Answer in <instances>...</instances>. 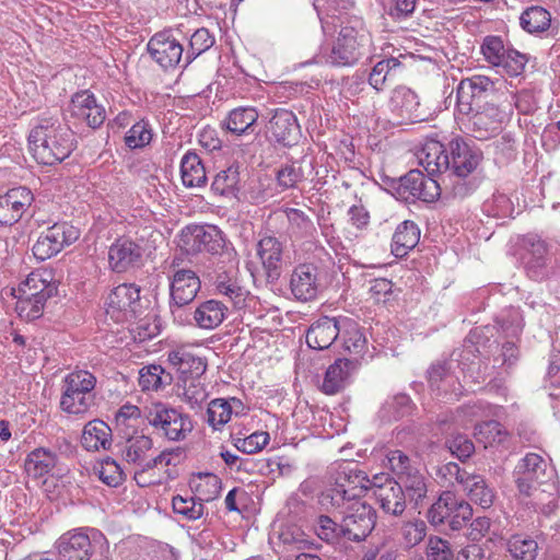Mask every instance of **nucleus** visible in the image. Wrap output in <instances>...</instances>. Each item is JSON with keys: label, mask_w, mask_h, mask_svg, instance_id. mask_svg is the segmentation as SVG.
<instances>
[{"label": "nucleus", "mask_w": 560, "mask_h": 560, "mask_svg": "<svg viewBox=\"0 0 560 560\" xmlns=\"http://www.w3.org/2000/svg\"><path fill=\"white\" fill-rule=\"evenodd\" d=\"M28 147L39 164L54 165L74 149L73 133L56 118H42L28 136Z\"/></svg>", "instance_id": "obj_1"}, {"label": "nucleus", "mask_w": 560, "mask_h": 560, "mask_svg": "<svg viewBox=\"0 0 560 560\" xmlns=\"http://www.w3.org/2000/svg\"><path fill=\"white\" fill-rule=\"evenodd\" d=\"M372 36L360 19H353L341 26L337 40L326 56L331 66H352L371 52Z\"/></svg>", "instance_id": "obj_2"}, {"label": "nucleus", "mask_w": 560, "mask_h": 560, "mask_svg": "<svg viewBox=\"0 0 560 560\" xmlns=\"http://www.w3.org/2000/svg\"><path fill=\"white\" fill-rule=\"evenodd\" d=\"M386 458L390 471L396 477L394 480L399 485L407 500L418 506L427 498V478L400 450L389 451Z\"/></svg>", "instance_id": "obj_3"}, {"label": "nucleus", "mask_w": 560, "mask_h": 560, "mask_svg": "<svg viewBox=\"0 0 560 560\" xmlns=\"http://www.w3.org/2000/svg\"><path fill=\"white\" fill-rule=\"evenodd\" d=\"M96 377L85 370L69 373L63 380L60 408L70 415H84L94 405Z\"/></svg>", "instance_id": "obj_4"}, {"label": "nucleus", "mask_w": 560, "mask_h": 560, "mask_svg": "<svg viewBox=\"0 0 560 560\" xmlns=\"http://www.w3.org/2000/svg\"><path fill=\"white\" fill-rule=\"evenodd\" d=\"M148 423L170 441H182L192 430V423L187 415L163 404L147 408L144 415Z\"/></svg>", "instance_id": "obj_5"}, {"label": "nucleus", "mask_w": 560, "mask_h": 560, "mask_svg": "<svg viewBox=\"0 0 560 560\" xmlns=\"http://www.w3.org/2000/svg\"><path fill=\"white\" fill-rule=\"evenodd\" d=\"M225 245L222 232L215 225H188L182 230L178 246L187 254L208 252L219 254Z\"/></svg>", "instance_id": "obj_6"}, {"label": "nucleus", "mask_w": 560, "mask_h": 560, "mask_svg": "<svg viewBox=\"0 0 560 560\" xmlns=\"http://www.w3.org/2000/svg\"><path fill=\"white\" fill-rule=\"evenodd\" d=\"M376 524V512L370 505L361 501L352 502L347 506L341 518V534L343 539L360 542L373 530Z\"/></svg>", "instance_id": "obj_7"}, {"label": "nucleus", "mask_w": 560, "mask_h": 560, "mask_svg": "<svg viewBox=\"0 0 560 560\" xmlns=\"http://www.w3.org/2000/svg\"><path fill=\"white\" fill-rule=\"evenodd\" d=\"M79 236L80 232L77 228L65 222L55 223L40 232L33 245V254L38 260L44 261L71 245Z\"/></svg>", "instance_id": "obj_8"}, {"label": "nucleus", "mask_w": 560, "mask_h": 560, "mask_svg": "<svg viewBox=\"0 0 560 560\" xmlns=\"http://www.w3.org/2000/svg\"><path fill=\"white\" fill-rule=\"evenodd\" d=\"M106 313L116 322L136 318L140 305V288L132 283L116 287L106 301Z\"/></svg>", "instance_id": "obj_9"}, {"label": "nucleus", "mask_w": 560, "mask_h": 560, "mask_svg": "<svg viewBox=\"0 0 560 560\" xmlns=\"http://www.w3.org/2000/svg\"><path fill=\"white\" fill-rule=\"evenodd\" d=\"M200 290V280L195 271L190 269L176 270L172 277L170 292V307L172 313L190 304Z\"/></svg>", "instance_id": "obj_10"}, {"label": "nucleus", "mask_w": 560, "mask_h": 560, "mask_svg": "<svg viewBox=\"0 0 560 560\" xmlns=\"http://www.w3.org/2000/svg\"><path fill=\"white\" fill-rule=\"evenodd\" d=\"M399 190L404 194L422 200L433 202L441 195L439 183L432 176H425L419 170H411L399 179Z\"/></svg>", "instance_id": "obj_11"}, {"label": "nucleus", "mask_w": 560, "mask_h": 560, "mask_svg": "<svg viewBox=\"0 0 560 560\" xmlns=\"http://www.w3.org/2000/svg\"><path fill=\"white\" fill-rule=\"evenodd\" d=\"M33 199L32 191L23 186L12 188L0 196V225H12L18 222Z\"/></svg>", "instance_id": "obj_12"}, {"label": "nucleus", "mask_w": 560, "mask_h": 560, "mask_svg": "<svg viewBox=\"0 0 560 560\" xmlns=\"http://www.w3.org/2000/svg\"><path fill=\"white\" fill-rule=\"evenodd\" d=\"M148 51L162 68L168 69L179 63L184 48L171 34L161 32L149 40Z\"/></svg>", "instance_id": "obj_13"}, {"label": "nucleus", "mask_w": 560, "mask_h": 560, "mask_svg": "<svg viewBox=\"0 0 560 560\" xmlns=\"http://www.w3.org/2000/svg\"><path fill=\"white\" fill-rule=\"evenodd\" d=\"M380 477L375 476L373 486L374 495L382 511L388 515L401 516L407 506V498L396 483L394 478H386L385 482L378 483Z\"/></svg>", "instance_id": "obj_14"}, {"label": "nucleus", "mask_w": 560, "mask_h": 560, "mask_svg": "<svg viewBox=\"0 0 560 560\" xmlns=\"http://www.w3.org/2000/svg\"><path fill=\"white\" fill-rule=\"evenodd\" d=\"M319 288L317 267L313 264L298 265L291 275L290 289L299 301H312L317 296Z\"/></svg>", "instance_id": "obj_15"}, {"label": "nucleus", "mask_w": 560, "mask_h": 560, "mask_svg": "<svg viewBox=\"0 0 560 560\" xmlns=\"http://www.w3.org/2000/svg\"><path fill=\"white\" fill-rule=\"evenodd\" d=\"M267 131L277 142L287 147L295 144L301 135L295 115L283 108L276 109L267 125Z\"/></svg>", "instance_id": "obj_16"}, {"label": "nucleus", "mask_w": 560, "mask_h": 560, "mask_svg": "<svg viewBox=\"0 0 560 560\" xmlns=\"http://www.w3.org/2000/svg\"><path fill=\"white\" fill-rule=\"evenodd\" d=\"M448 155V171L458 177H466L472 173L481 160V152L462 139H454L450 142Z\"/></svg>", "instance_id": "obj_17"}, {"label": "nucleus", "mask_w": 560, "mask_h": 560, "mask_svg": "<svg viewBox=\"0 0 560 560\" xmlns=\"http://www.w3.org/2000/svg\"><path fill=\"white\" fill-rule=\"evenodd\" d=\"M70 113L72 117L86 122L93 129L103 125L106 118L105 108L96 103L89 91L75 93L71 100Z\"/></svg>", "instance_id": "obj_18"}, {"label": "nucleus", "mask_w": 560, "mask_h": 560, "mask_svg": "<svg viewBox=\"0 0 560 560\" xmlns=\"http://www.w3.org/2000/svg\"><path fill=\"white\" fill-rule=\"evenodd\" d=\"M257 254L268 281L278 280L282 267V243L273 236H265L257 244Z\"/></svg>", "instance_id": "obj_19"}, {"label": "nucleus", "mask_w": 560, "mask_h": 560, "mask_svg": "<svg viewBox=\"0 0 560 560\" xmlns=\"http://www.w3.org/2000/svg\"><path fill=\"white\" fill-rule=\"evenodd\" d=\"M389 106L392 112L396 113L401 119L412 122L425 119V114L421 109L417 94L406 86H399L393 91Z\"/></svg>", "instance_id": "obj_20"}, {"label": "nucleus", "mask_w": 560, "mask_h": 560, "mask_svg": "<svg viewBox=\"0 0 560 560\" xmlns=\"http://www.w3.org/2000/svg\"><path fill=\"white\" fill-rule=\"evenodd\" d=\"M340 334L339 323L336 318L320 317L314 322L306 331V343L316 350L328 349Z\"/></svg>", "instance_id": "obj_21"}, {"label": "nucleus", "mask_w": 560, "mask_h": 560, "mask_svg": "<svg viewBox=\"0 0 560 560\" xmlns=\"http://www.w3.org/2000/svg\"><path fill=\"white\" fill-rule=\"evenodd\" d=\"M141 257V246L126 238L117 240L108 249L109 266L116 272L126 271L137 265Z\"/></svg>", "instance_id": "obj_22"}, {"label": "nucleus", "mask_w": 560, "mask_h": 560, "mask_svg": "<svg viewBox=\"0 0 560 560\" xmlns=\"http://www.w3.org/2000/svg\"><path fill=\"white\" fill-rule=\"evenodd\" d=\"M93 544L83 533H68L58 539V552L62 560H89Z\"/></svg>", "instance_id": "obj_23"}, {"label": "nucleus", "mask_w": 560, "mask_h": 560, "mask_svg": "<svg viewBox=\"0 0 560 560\" xmlns=\"http://www.w3.org/2000/svg\"><path fill=\"white\" fill-rule=\"evenodd\" d=\"M499 115V110L494 106H488L480 112H476L468 119L469 131L479 140L497 135L501 130Z\"/></svg>", "instance_id": "obj_24"}, {"label": "nucleus", "mask_w": 560, "mask_h": 560, "mask_svg": "<svg viewBox=\"0 0 560 560\" xmlns=\"http://www.w3.org/2000/svg\"><path fill=\"white\" fill-rule=\"evenodd\" d=\"M313 173L312 158L304 155L300 160L282 165L276 175L278 185L283 189L294 188Z\"/></svg>", "instance_id": "obj_25"}, {"label": "nucleus", "mask_w": 560, "mask_h": 560, "mask_svg": "<svg viewBox=\"0 0 560 560\" xmlns=\"http://www.w3.org/2000/svg\"><path fill=\"white\" fill-rule=\"evenodd\" d=\"M418 159L420 165L424 167L430 176L450 170V155L439 141L427 142L418 154Z\"/></svg>", "instance_id": "obj_26"}, {"label": "nucleus", "mask_w": 560, "mask_h": 560, "mask_svg": "<svg viewBox=\"0 0 560 560\" xmlns=\"http://www.w3.org/2000/svg\"><path fill=\"white\" fill-rule=\"evenodd\" d=\"M357 361L349 359H337L330 364L325 373L322 390L327 395H335L342 390Z\"/></svg>", "instance_id": "obj_27"}, {"label": "nucleus", "mask_w": 560, "mask_h": 560, "mask_svg": "<svg viewBox=\"0 0 560 560\" xmlns=\"http://www.w3.org/2000/svg\"><path fill=\"white\" fill-rule=\"evenodd\" d=\"M370 480L366 475L359 469L351 468L349 464L339 467L336 483L342 488L343 493L349 498L358 500L369 488Z\"/></svg>", "instance_id": "obj_28"}, {"label": "nucleus", "mask_w": 560, "mask_h": 560, "mask_svg": "<svg viewBox=\"0 0 560 560\" xmlns=\"http://www.w3.org/2000/svg\"><path fill=\"white\" fill-rule=\"evenodd\" d=\"M59 463V455L46 447H37L33 450L25 459V471L34 477L39 478L50 472Z\"/></svg>", "instance_id": "obj_29"}, {"label": "nucleus", "mask_w": 560, "mask_h": 560, "mask_svg": "<svg viewBox=\"0 0 560 560\" xmlns=\"http://www.w3.org/2000/svg\"><path fill=\"white\" fill-rule=\"evenodd\" d=\"M112 430L102 420H93L84 425L81 443L86 451L107 450L110 446Z\"/></svg>", "instance_id": "obj_30"}, {"label": "nucleus", "mask_w": 560, "mask_h": 560, "mask_svg": "<svg viewBox=\"0 0 560 560\" xmlns=\"http://www.w3.org/2000/svg\"><path fill=\"white\" fill-rule=\"evenodd\" d=\"M226 306L215 300L202 302L194 312L196 325L202 329H213L224 319Z\"/></svg>", "instance_id": "obj_31"}, {"label": "nucleus", "mask_w": 560, "mask_h": 560, "mask_svg": "<svg viewBox=\"0 0 560 560\" xmlns=\"http://www.w3.org/2000/svg\"><path fill=\"white\" fill-rule=\"evenodd\" d=\"M168 361L178 368L183 377L200 378L207 370V362L205 359L196 357L184 349L172 351L168 354Z\"/></svg>", "instance_id": "obj_32"}, {"label": "nucleus", "mask_w": 560, "mask_h": 560, "mask_svg": "<svg viewBox=\"0 0 560 560\" xmlns=\"http://www.w3.org/2000/svg\"><path fill=\"white\" fill-rule=\"evenodd\" d=\"M420 230L412 221L400 223L393 235V253L396 257L405 256L419 242Z\"/></svg>", "instance_id": "obj_33"}, {"label": "nucleus", "mask_w": 560, "mask_h": 560, "mask_svg": "<svg viewBox=\"0 0 560 560\" xmlns=\"http://www.w3.org/2000/svg\"><path fill=\"white\" fill-rule=\"evenodd\" d=\"M182 180L186 187H200L207 180L206 170L200 158L194 153H186L180 162Z\"/></svg>", "instance_id": "obj_34"}, {"label": "nucleus", "mask_w": 560, "mask_h": 560, "mask_svg": "<svg viewBox=\"0 0 560 560\" xmlns=\"http://www.w3.org/2000/svg\"><path fill=\"white\" fill-rule=\"evenodd\" d=\"M153 447V441L147 435L131 436L121 446L122 458L129 464L142 466L147 460V453Z\"/></svg>", "instance_id": "obj_35"}, {"label": "nucleus", "mask_w": 560, "mask_h": 560, "mask_svg": "<svg viewBox=\"0 0 560 560\" xmlns=\"http://www.w3.org/2000/svg\"><path fill=\"white\" fill-rule=\"evenodd\" d=\"M462 489L470 501L480 505L482 509H489L493 504L495 497L494 491L480 475L472 474Z\"/></svg>", "instance_id": "obj_36"}, {"label": "nucleus", "mask_w": 560, "mask_h": 560, "mask_svg": "<svg viewBox=\"0 0 560 560\" xmlns=\"http://www.w3.org/2000/svg\"><path fill=\"white\" fill-rule=\"evenodd\" d=\"M258 119V113L253 107H238L230 112L225 126L226 129L237 136L244 135L253 127Z\"/></svg>", "instance_id": "obj_37"}, {"label": "nucleus", "mask_w": 560, "mask_h": 560, "mask_svg": "<svg viewBox=\"0 0 560 560\" xmlns=\"http://www.w3.org/2000/svg\"><path fill=\"white\" fill-rule=\"evenodd\" d=\"M457 497L452 491H443L427 513L429 523L435 527L445 526L450 513L456 506Z\"/></svg>", "instance_id": "obj_38"}, {"label": "nucleus", "mask_w": 560, "mask_h": 560, "mask_svg": "<svg viewBox=\"0 0 560 560\" xmlns=\"http://www.w3.org/2000/svg\"><path fill=\"white\" fill-rule=\"evenodd\" d=\"M517 489L521 494L532 498V505L535 509L540 510L544 514L548 515L552 512V499L548 501V503L542 502V498L547 490L541 489L544 482H536L535 480H530L529 478H525V476L520 475L516 479Z\"/></svg>", "instance_id": "obj_39"}, {"label": "nucleus", "mask_w": 560, "mask_h": 560, "mask_svg": "<svg viewBox=\"0 0 560 560\" xmlns=\"http://www.w3.org/2000/svg\"><path fill=\"white\" fill-rule=\"evenodd\" d=\"M240 182V166L233 164L215 175L211 188L217 195L234 196L238 190Z\"/></svg>", "instance_id": "obj_40"}, {"label": "nucleus", "mask_w": 560, "mask_h": 560, "mask_svg": "<svg viewBox=\"0 0 560 560\" xmlns=\"http://www.w3.org/2000/svg\"><path fill=\"white\" fill-rule=\"evenodd\" d=\"M283 213L289 223L288 232L291 237H308L315 231L313 221L302 210L287 208L283 210Z\"/></svg>", "instance_id": "obj_41"}, {"label": "nucleus", "mask_w": 560, "mask_h": 560, "mask_svg": "<svg viewBox=\"0 0 560 560\" xmlns=\"http://www.w3.org/2000/svg\"><path fill=\"white\" fill-rule=\"evenodd\" d=\"M521 25L528 33H541L549 28L550 13L541 7H532L521 15Z\"/></svg>", "instance_id": "obj_42"}, {"label": "nucleus", "mask_w": 560, "mask_h": 560, "mask_svg": "<svg viewBox=\"0 0 560 560\" xmlns=\"http://www.w3.org/2000/svg\"><path fill=\"white\" fill-rule=\"evenodd\" d=\"M198 499L203 502L214 500L221 491V480L214 474H199L191 483Z\"/></svg>", "instance_id": "obj_43"}, {"label": "nucleus", "mask_w": 560, "mask_h": 560, "mask_svg": "<svg viewBox=\"0 0 560 560\" xmlns=\"http://www.w3.org/2000/svg\"><path fill=\"white\" fill-rule=\"evenodd\" d=\"M475 438L487 447L495 443H503L508 438V431L498 421L490 420L475 427Z\"/></svg>", "instance_id": "obj_44"}, {"label": "nucleus", "mask_w": 560, "mask_h": 560, "mask_svg": "<svg viewBox=\"0 0 560 560\" xmlns=\"http://www.w3.org/2000/svg\"><path fill=\"white\" fill-rule=\"evenodd\" d=\"M523 247L527 252L526 266L528 269H537L545 266L547 245L536 235H527L523 238Z\"/></svg>", "instance_id": "obj_45"}, {"label": "nucleus", "mask_w": 560, "mask_h": 560, "mask_svg": "<svg viewBox=\"0 0 560 560\" xmlns=\"http://www.w3.org/2000/svg\"><path fill=\"white\" fill-rule=\"evenodd\" d=\"M538 544L530 537L513 535L508 540V551L515 560H535Z\"/></svg>", "instance_id": "obj_46"}, {"label": "nucleus", "mask_w": 560, "mask_h": 560, "mask_svg": "<svg viewBox=\"0 0 560 560\" xmlns=\"http://www.w3.org/2000/svg\"><path fill=\"white\" fill-rule=\"evenodd\" d=\"M56 288L40 272H32L26 280L19 287V295L39 296L45 294V300L52 296Z\"/></svg>", "instance_id": "obj_47"}, {"label": "nucleus", "mask_w": 560, "mask_h": 560, "mask_svg": "<svg viewBox=\"0 0 560 560\" xmlns=\"http://www.w3.org/2000/svg\"><path fill=\"white\" fill-rule=\"evenodd\" d=\"M547 462L538 454L528 453L517 465V474L535 480L544 482L546 477Z\"/></svg>", "instance_id": "obj_48"}, {"label": "nucleus", "mask_w": 560, "mask_h": 560, "mask_svg": "<svg viewBox=\"0 0 560 560\" xmlns=\"http://www.w3.org/2000/svg\"><path fill=\"white\" fill-rule=\"evenodd\" d=\"M15 311L18 315L25 320H34L43 315L44 306L47 302L45 294L37 298L27 295H18Z\"/></svg>", "instance_id": "obj_49"}, {"label": "nucleus", "mask_w": 560, "mask_h": 560, "mask_svg": "<svg viewBox=\"0 0 560 560\" xmlns=\"http://www.w3.org/2000/svg\"><path fill=\"white\" fill-rule=\"evenodd\" d=\"M232 417V407L223 398L210 401L207 409V422L213 430H221Z\"/></svg>", "instance_id": "obj_50"}, {"label": "nucleus", "mask_w": 560, "mask_h": 560, "mask_svg": "<svg viewBox=\"0 0 560 560\" xmlns=\"http://www.w3.org/2000/svg\"><path fill=\"white\" fill-rule=\"evenodd\" d=\"M355 501L354 498H349L348 493H343L342 488L337 483L323 492L319 499V503L327 511H337L342 515L346 513L347 506Z\"/></svg>", "instance_id": "obj_51"}, {"label": "nucleus", "mask_w": 560, "mask_h": 560, "mask_svg": "<svg viewBox=\"0 0 560 560\" xmlns=\"http://www.w3.org/2000/svg\"><path fill=\"white\" fill-rule=\"evenodd\" d=\"M183 382V400L187 402L192 409L201 407L207 400L208 393L200 378L196 377H182Z\"/></svg>", "instance_id": "obj_52"}, {"label": "nucleus", "mask_w": 560, "mask_h": 560, "mask_svg": "<svg viewBox=\"0 0 560 560\" xmlns=\"http://www.w3.org/2000/svg\"><path fill=\"white\" fill-rule=\"evenodd\" d=\"M451 515L446 520V525L443 526L444 532H459L468 522L472 518L471 505L463 499H457L456 506L450 513Z\"/></svg>", "instance_id": "obj_53"}, {"label": "nucleus", "mask_w": 560, "mask_h": 560, "mask_svg": "<svg viewBox=\"0 0 560 560\" xmlns=\"http://www.w3.org/2000/svg\"><path fill=\"white\" fill-rule=\"evenodd\" d=\"M173 510L177 514H182L187 520L195 521L203 515V503L197 498L176 495L172 500Z\"/></svg>", "instance_id": "obj_54"}, {"label": "nucleus", "mask_w": 560, "mask_h": 560, "mask_svg": "<svg viewBox=\"0 0 560 560\" xmlns=\"http://www.w3.org/2000/svg\"><path fill=\"white\" fill-rule=\"evenodd\" d=\"M217 290L224 296H228L235 307H242L245 303L247 291L238 285L232 278L218 276Z\"/></svg>", "instance_id": "obj_55"}, {"label": "nucleus", "mask_w": 560, "mask_h": 560, "mask_svg": "<svg viewBox=\"0 0 560 560\" xmlns=\"http://www.w3.org/2000/svg\"><path fill=\"white\" fill-rule=\"evenodd\" d=\"M95 471L100 479L109 487H117L125 479L122 469L118 463L110 457H106L102 460L98 467H95Z\"/></svg>", "instance_id": "obj_56"}, {"label": "nucleus", "mask_w": 560, "mask_h": 560, "mask_svg": "<svg viewBox=\"0 0 560 560\" xmlns=\"http://www.w3.org/2000/svg\"><path fill=\"white\" fill-rule=\"evenodd\" d=\"M340 529H342L341 522L337 523L327 515H320L315 527L317 536L328 544H337L343 539Z\"/></svg>", "instance_id": "obj_57"}, {"label": "nucleus", "mask_w": 560, "mask_h": 560, "mask_svg": "<svg viewBox=\"0 0 560 560\" xmlns=\"http://www.w3.org/2000/svg\"><path fill=\"white\" fill-rule=\"evenodd\" d=\"M213 44L214 38L207 28L201 27L195 31L190 37L189 50L186 55L187 63H189L192 58L211 48Z\"/></svg>", "instance_id": "obj_58"}, {"label": "nucleus", "mask_w": 560, "mask_h": 560, "mask_svg": "<svg viewBox=\"0 0 560 560\" xmlns=\"http://www.w3.org/2000/svg\"><path fill=\"white\" fill-rule=\"evenodd\" d=\"M445 444L450 452L459 460L469 458L475 452V445L472 441L468 436L460 433L452 434L446 439Z\"/></svg>", "instance_id": "obj_59"}, {"label": "nucleus", "mask_w": 560, "mask_h": 560, "mask_svg": "<svg viewBox=\"0 0 560 560\" xmlns=\"http://www.w3.org/2000/svg\"><path fill=\"white\" fill-rule=\"evenodd\" d=\"M481 51L486 60L495 67H499L504 61V56L508 52L504 49L502 39L498 36L486 37L481 46Z\"/></svg>", "instance_id": "obj_60"}, {"label": "nucleus", "mask_w": 560, "mask_h": 560, "mask_svg": "<svg viewBox=\"0 0 560 560\" xmlns=\"http://www.w3.org/2000/svg\"><path fill=\"white\" fill-rule=\"evenodd\" d=\"M152 139L151 130L143 120L136 122L127 132L125 142L130 149H138L147 145Z\"/></svg>", "instance_id": "obj_61"}, {"label": "nucleus", "mask_w": 560, "mask_h": 560, "mask_svg": "<svg viewBox=\"0 0 560 560\" xmlns=\"http://www.w3.org/2000/svg\"><path fill=\"white\" fill-rule=\"evenodd\" d=\"M164 370L160 365H149L140 370L139 384L143 390H158L163 387Z\"/></svg>", "instance_id": "obj_62"}, {"label": "nucleus", "mask_w": 560, "mask_h": 560, "mask_svg": "<svg viewBox=\"0 0 560 560\" xmlns=\"http://www.w3.org/2000/svg\"><path fill=\"white\" fill-rule=\"evenodd\" d=\"M428 560H453L454 553L447 540L431 536L427 545Z\"/></svg>", "instance_id": "obj_63"}, {"label": "nucleus", "mask_w": 560, "mask_h": 560, "mask_svg": "<svg viewBox=\"0 0 560 560\" xmlns=\"http://www.w3.org/2000/svg\"><path fill=\"white\" fill-rule=\"evenodd\" d=\"M269 433L257 431L245 439H237L235 446L243 453L254 454L261 451L269 442Z\"/></svg>", "instance_id": "obj_64"}]
</instances>
